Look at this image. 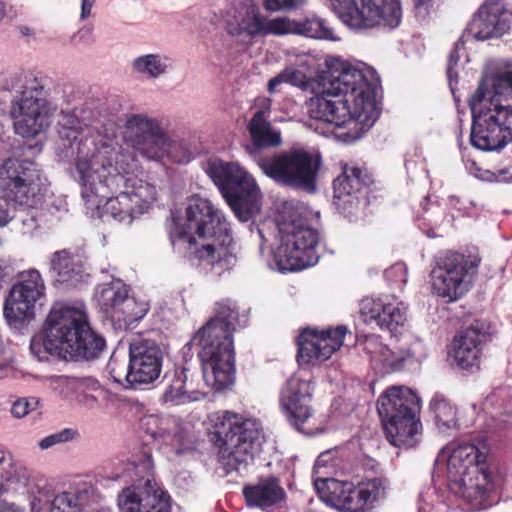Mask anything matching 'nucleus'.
<instances>
[{"label": "nucleus", "mask_w": 512, "mask_h": 512, "mask_svg": "<svg viewBox=\"0 0 512 512\" xmlns=\"http://www.w3.org/2000/svg\"><path fill=\"white\" fill-rule=\"evenodd\" d=\"M76 381L75 378H70L67 376H53L51 377V382L57 384L58 386H68L73 384ZM77 382L81 386H86L92 390H97L100 388V383L98 380L92 377H85L77 380Z\"/></svg>", "instance_id": "obj_48"}, {"label": "nucleus", "mask_w": 512, "mask_h": 512, "mask_svg": "<svg viewBox=\"0 0 512 512\" xmlns=\"http://www.w3.org/2000/svg\"><path fill=\"white\" fill-rule=\"evenodd\" d=\"M307 0H263V7L269 12H292L301 8Z\"/></svg>", "instance_id": "obj_44"}, {"label": "nucleus", "mask_w": 512, "mask_h": 512, "mask_svg": "<svg viewBox=\"0 0 512 512\" xmlns=\"http://www.w3.org/2000/svg\"><path fill=\"white\" fill-rule=\"evenodd\" d=\"M190 370L186 366L175 367L171 373L166 374L169 384L162 395L163 402L170 405H184L199 401L204 394L188 389Z\"/></svg>", "instance_id": "obj_31"}, {"label": "nucleus", "mask_w": 512, "mask_h": 512, "mask_svg": "<svg viewBox=\"0 0 512 512\" xmlns=\"http://www.w3.org/2000/svg\"><path fill=\"white\" fill-rule=\"evenodd\" d=\"M346 332L343 325L321 331L304 329L297 341L299 364H318L329 359L343 345Z\"/></svg>", "instance_id": "obj_25"}, {"label": "nucleus", "mask_w": 512, "mask_h": 512, "mask_svg": "<svg viewBox=\"0 0 512 512\" xmlns=\"http://www.w3.org/2000/svg\"><path fill=\"white\" fill-rule=\"evenodd\" d=\"M119 512H171V498L150 478L125 487L117 498Z\"/></svg>", "instance_id": "obj_22"}, {"label": "nucleus", "mask_w": 512, "mask_h": 512, "mask_svg": "<svg viewBox=\"0 0 512 512\" xmlns=\"http://www.w3.org/2000/svg\"><path fill=\"white\" fill-rule=\"evenodd\" d=\"M3 89L12 93L9 115L16 134L33 138L49 126L51 105L46 77L34 71H19L6 78Z\"/></svg>", "instance_id": "obj_7"}, {"label": "nucleus", "mask_w": 512, "mask_h": 512, "mask_svg": "<svg viewBox=\"0 0 512 512\" xmlns=\"http://www.w3.org/2000/svg\"><path fill=\"white\" fill-rule=\"evenodd\" d=\"M314 487L327 505L345 512H367V508L385 496L387 482L382 478L370 479L357 487L349 481L318 477Z\"/></svg>", "instance_id": "obj_15"}, {"label": "nucleus", "mask_w": 512, "mask_h": 512, "mask_svg": "<svg viewBox=\"0 0 512 512\" xmlns=\"http://www.w3.org/2000/svg\"><path fill=\"white\" fill-rule=\"evenodd\" d=\"M211 440L226 474L246 470L260 450L263 430L259 421L224 411L216 416Z\"/></svg>", "instance_id": "obj_8"}, {"label": "nucleus", "mask_w": 512, "mask_h": 512, "mask_svg": "<svg viewBox=\"0 0 512 512\" xmlns=\"http://www.w3.org/2000/svg\"><path fill=\"white\" fill-rule=\"evenodd\" d=\"M40 404V401L36 397L30 398H19L13 402L11 406V414L15 418H23L32 411L36 410Z\"/></svg>", "instance_id": "obj_45"}, {"label": "nucleus", "mask_w": 512, "mask_h": 512, "mask_svg": "<svg viewBox=\"0 0 512 512\" xmlns=\"http://www.w3.org/2000/svg\"><path fill=\"white\" fill-rule=\"evenodd\" d=\"M29 481L27 469L14 462L12 456L0 449V492L20 493Z\"/></svg>", "instance_id": "obj_34"}, {"label": "nucleus", "mask_w": 512, "mask_h": 512, "mask_svg": "<svg viewBox=\"0 0 512 512\" xmlns=\"http://www.w3.org/2000/svg\"><path fill=\"white\" fill-rule=\"evenodd\" d=\"M509 165H512V160H511V163Z\"/></svg>", "instance_id": "obj_64"}, {"label": "nucleus", "mask_w": 512, "mask_h": 512, "mask_svg": "<svg viewBox=\"0 0 512 512\" xmlns=\"http://www.w3.org/2000/svg\"><path fill=\"white\" fill-rule=\"evenodd\" d=\"M172 245L186 248L189 256L199 260L206 273L219 278L236 262L230 224L208 200L193 197L186 207L184 227L170 232Z\"/></svg>", "instance_id": "obj_3"}, {"label": "nucleus", "mask_w": 512, "mask_h": 512, "mask_svg": "<svg viewBox=\"0 0 512 512\" xmlns=\"http://www.w3.org/2000/svg\"><path fill=\"white\" fill-rule=\"evenodd\" d=\"M415 14L420 19L427 18L441 4V0H413Z\"/></svg>", "instance_id": "obj_50"}, {"label": "nucleus", "mask_w": 512, "mask_h": 512, "mask_svg": "<svg viewBox=\"0 0 512 512\" xmlns=\"http://www.w3.org/2000/svg\"><path fill=\"white\" fill-rule=\"evenodd\" d=\"M76 435V432L73 429L65 428L61 431L55 432L44 437L39 442V447L42 450L49 449L57 444L65 443L72 440Z\"/></svg>", "instance_id": "obj_46"}, {"label": "nucleus", "mask_w": 512, "mask_h": 512, "mask_svg": "<svg viewBox=\"0 0 512 512\" xmlns=\"http://www.w3.org/2000/svg\"><path fill=\"white\" fill-rule=\"evenodd\" d=\"M31 512H81L76 495L63 492L54 497L45 508H37L35 500L31 502Z\"/></svg>", "instance_id": "obj_40"}, {"label": "nucleus", "mask_w": 512, "mask_h": 512, "mask_svg": "<svg viewBox=\"0 0 512 512\" xmlns=\"http://www.w3.org/2000/svg\"><path fill=\"white\" fill-rule=\"evenodd\" d=\"M5 16H6L5 5L2 1H0V22L3 20V18Z\"/></svg>", "instance_id": "obj_61"}, {"label": "nucleus", "mask_w": 512, "mask_h": 512, "mask_svg": "<svg viewBox=\"0 0 512 512\" xmlns=\"http://www.w3.org/2000/svg\"><path fill=\"white\" fill-rule=\"evenodd\" d=\"M49 270L56 283L70 287L78 286L90 276L86 258L67 249L52 254Z\"/></svg>", "instance_id": "obj_27"}, {"label": "nucleus", "mask_w": 512, "mask_h": 512, "mask_svg": "<svg viewBox=\"0 0 512 512\" xmlns=\"http://www.w3.org/2000/svg\"><path fill=\"white\" fill-rule=\"evenodd\" d=\"M337 459L333 457L332 451L322 452L316 459L313 470L315 474H321L322 469H329L336 466Z\"/></svg>", "instance_id": "obj_52"}, {"label": "nucleus", "mask_w": 512, "mask_h": 512, "mask_svg": "<svg viewBox=\"0 0 512 512\" xmlns=\"http://www.w3.org/2000/svg\"><path fill=\"white\" fill-rule=\"evenodd\" d=\"M4 275V269L0 266V282L2 281Z\"/></svg>", "instance_id": "obj_62"}, {"label": "nucleus", "mask_w": 512, "mask_h": 512, "mask_svg": "<svg viewBox=\"0 0 512 512\" xmlns=\"http://www.w3.org/2000/svg\"><path fill=\"white\" fill-rule=\"evenodd\" d=\"M315 383L312 377L301 372L292 375L280 392V406L289 424L307 436H314L322 430L310 426L314 416L312 399Z\"/></svg>", "instance_id": "obj_19"}, {"label": "nucleus", "mask_w": 512, "mask_h": 512, "mask_svg": "<svg viewBox=\"0 0 512 512\" xmlns=\"http://www.w3.org/2000/svg\"><path fill=\"white\" fill-rule=\"evenodd\" d=\"M95 4V0H81L80 19L85 20L91 16V10Z\"/></svg>", "instance_id": "obj_57"}, {"label": "nucleus", "mask_w": 512, "mask_h": 512, "mask_svg": "<svg viewBox=\"0 0 512 512\" xmlns=\"http://www.w3.org/2000/svg\"><path fill=\"white\" fill-rule=\"evenodd\" d=\"M429 408L440 432L445 433L458 427L457 408L444 395L436 393Z\"/></svg>", "instance_id": "obj_35"}, {"label": "nucleus", "mask_w": 512, "mask_h": 512, "mask_svg": "<svg viewBox=\"0 0 512 512\" xmlns=\"http://www.w3.org/2000/svg\"><path fill=\"white\" fill-rule=\"evenodd\" d=\"M285 71L286 76L288 77V84L299 87L303 90L309 88V79L302 71L293 67L286 68Z\"/></svg>", "instance_id": "obj_51"}, {"label": "nucleus", "mask_w": 512, "mask_h": 512, "mask_svg": "<svg viewBox=\"0 0 512 512\" xmlns=\"http://www.w3.org/2000/svg\"><path fill=\"white\" fill-rule=\"evenodd\" d=\"M171 67V59L163 54H145L136 57L132 69L148 78H159L166 74Z\"/></svg>", "instance_id": "obj_36"}, {"label": "nucleus", "mask_w": 512, "mask_h": 512, "mask_svg": "<svg viewBox=\"0 0 512 512\" xmlns=\"http://www.w3.org/2000/svg\"><path fill=\"white\" fill-rule=\"evenodd\" d=\"M278 231L280 244L272 251L278 271H298L318 262V233L301 218L284 214L278 222Z\"/></svg>", "instance_id": "obj_13"}, {"label": "nucleus", "mask_w": 512, "mask_h": 512, "mask_svg": "<svg viewBox=\"0 0 512 512\" xmlns=\"http://www.w3.org/2000/svg\"><path fill=\"white\" fill-rule=\"evenodd\" d=\"M366 349L372 354L373 359H378L383 362H387L391 354L390 349L387 346H383L377 341H369L366 345Z\"/></svg>", "instance_id": "obj_54"}, {"label": "nucleus", "mask_w": 512, "mask_h": 512, "mask_svg": "<svg viewBox=\"0 0 512 512\" xmlns=\"http://www.w3.org/2000/svg\"><path fill=\"white\" fill-rule=\"evenodd\" d=\"M486 338V332L478 324L461 331L453 340V357L457 365L462 369L478 368Z\"/></svg>", "instance_id": "obj_28"}, {"label": "nucleus", "mask_w": 512, "mask_h": 512, "mask_svg": "<svg viewBox=\"0 0 512 512\" xmlns=\"http://www.w3.org/2000/svg\"><path fill=\"white\" fill-rule=\"evenodd\" d=\"M144 457L145 461L139 465V467L151 468L153 466L151 456L144 454ZM136 467H138V465Z\"/></svg>", "instance_id": "obj_60"}, {"label": "nucleus", "mask_w": 512, "mask_h": 512, "mask_svg": "<svg viewBox=\"0 0 512 512\" xmlns=\"http://www.w3.org/2000/svg\"><path fill=\"white\" fill-rule=\"evenodd\" d=\"M360 317L366 324L396 334L407 320L406 307L395 298L365 297L359 303Z\"/></svg>", "instance_id": "obj_26"}, {"label": "nucleus", "mask_w": 512, "mask_h": 512, "mask_svg": "<svg viewBox=\"0 0 512 512\" xmlns=\"http://www.w3.org/2000/svg\"><path fill=\"white\" fill-rule=\"evenodd\" d=\"M17 218L22 224L24 233H31L38 228L37 216L33 210L23 211Z\"/></svg>", "instance_id": "obj_53"}, {"label": "nucleus", "mask_w": 512, "mask_h": 512, "mask_svg": "<svg viewBox=\"0 0 512 512\" xmlns=\"http://www.w3.org/2000/svg\"><path fill=\"white\" fill-rule=\"evenodd\" d=\"M148 311L149 306L147 303L137 302L134 297L129 296L114 322H117L120 328L131 326L143 319Z\"/></svg>", "instance_id": "obj_38"}, {"label": "nucleus", "mask_w": 512, "mask_h": 512, "mask_svg": "<svg viewBox=\"0 0 512 512\" xmlns=\"http://www.w3.org/2000/svg\"><path fill=\"white\" fill-rule=\"evenodd\" d=\"M238 314L233 301H219L215 304L214 316L194 334V341L198 342L203 380L216 391L233 383V331Z\"/></svg>", "instance_id": "obj_6"}, {"label": "nucleus", "mask_w": 512, "mask_h": 512, "mask_svg": "<svg viewBox=\"0 0 512 512\" xmlns=\"http://www.w3.org/2000/svg\"><path fill=\"white\" fill-rule=\"evenodd\" d=\"M0 186L10 201L32 208L42 202L48 180L34 161L8 158L1 166Z\"/></svg>", "instance_id": "obj_14"}, {"label": "nucleus", "mask_w": 512, "mask_h": 512, "mask_svg": "<svg viewBox=\"0 0 512 512\" xmlns=\"http://www.w3.org/2000/svg\"><path fill=\"white\" fill-rule=\"evenodd\" d=\"M196 347L198 349V342L194 341V336L191 338L189 342H187L181 349V354L185 362L192 359L193 357V348Z\"/></svg>", "instance_id": "obj_56"}, {"label": "nucleus", "mask_w": 512, "mask_h": 512, "mask_svg": "<svg viewBox=\"0 0 512 512\" xmlns=\"http://www.w3.org/2000/svg\"><path fill=\"white\" fill-rule=\"evenodd\" d=\"M128 297L129 288L119 279L101 285L96 293V300L101 311L111 321H115Z\"/></svg>", "instance_id": "obj_33"}, {"label": "nucleus", "mask_w": 512, "mask_h": 512, "mask_svg": "<svg viewBox=\"0 0 512 512\" xmlns=\"http://www.w3.org/2000/svg\"><path fill=\"white\" fill-rule=\"evenodd\" d=\"M485 411L497 416L511 413L508 401V391L505 388H497L490 393L483 402Z\"/></svg>", "instance_id": "obj_41"}, {"label": "nucleus", "mask_w": 512, "mask_h": 512, "mask_svg": "<svg viewBox=\"0 0 512 512\" xmlns=\"http://www.w3.org/2000/svg\"><path fill=\"white\" fill-rule=\"evenodd\" d=\"M204 169L240 221L247 222L260 211L261 192L256 181L238 164L213 158Z\"/></svg>", "instance_id": "obj_12"}, {"label": "nucleus", "mask_w": 512, "mask_h": 512, "mask_svg": "<svg viewBox=\"0 0 512 512\" xmlns=\"http://www.w3.org/2000/svg\"><path fill=\"white\" fill-rule=\"evenodd\" d=\"M239 27L251 37L264 36V16L247 14L242 18Z\"/></svg>", "instance_id": "obj_43"}, {"label": "nucleus", "mask_w": 512, "mask_h": 512, "mask_svg": "<svg viewBox=\"0 0 512 512\" xmlns=\"http://www.w3.org/2000/svg\"><path fill=\"white\" fill-rule=\"evenodd\" d=\"M479 264V258L457 252L437 257L431 271L434 293L448 302L457 301L468 292Z\"/></svg>", "instance_id": "obj_17"}, {"label": "nucleus", "mask_w": 512, "mask_h": 512, "mask_svg": "<svg viewBox=\"0 0 512 512\" xmlns=\"http://www.w3.org/2000/svg\"><path fill=\"white\" fill-rule=\"evenodd\" d=\"M116 124L109 120L107 125H104V134L107 138L114 137L116 134Z\"/></svg>", "instance_id": "obj_58"}, {"label": "nucleus", "mask_w": 512, "mask_h": 512, "mask_svg": "<svg viewBox=\"0 0 512 512\" xmlns=\"http://www.w3.org/2000/svg\"><path fill=\"white\" fill-rule=\"evenodd\" d=\"M45 283L37 269H28L18 273L5 298L4 317L9 325L19 328L35 316L38 302L45 297Z\"/></svg>", "instance_id": "obj_21"}, {"label": "nucleus", "mask_w": 512, "mask_h": 512, "mask_svg": "<svg viewBox=\"0 0 512 512\" xmlns=\"http://www.w3.org/2000/svg\"><path fill=\"white\" fill-rule=\"evenodd\" d=\"M470 143L482 151H499L512 142V68L485 74L469 101Z\"/></svg>", "instance_id": "obj_4"}, {"label": "nucleus", "mask_w": 512, "mask_h": 512, "mask_svg": "<svg viewBox=\"0 0 512 512\" xmlns=\"http://www.w3.org/2000/svg\"><path fill=\"white\" fill-rule=\"evenodd\" d=\"M466 169L469 174L482 181L504 183L512 182V165H507L503 168H496L491 171L480 168L475 161L468 160L466 162Z\"/></svg>", "instance_id": "obj_39"}, {"label": "nucleus", "mask_w": 512, "mask_h": 512, "mask_svg": "<svg viewBox=\"0 0 512 512\" xmlns=\"http://www.w3.org/2000/svg\"><path fill=\"white\" fill-rule=\"evenodd\" d=\"M326 3L350 28L383 26L395 29L402 20L399 0H326Z\"/></svg>", "instance_id": "obj_16"}, {"label": "nucleus", "mask_w": 512, "mask_h": 512, "mask_svg": "<svg viewBox=\"0 0 512 512\" xmlns=\"http://www.w3.org/2000/svg\"><path fill=\"white\" fill-rule=\"evenodd\" d=\"M141 428L159 445H165L168 453L183 455L192 453L189 447L180 444L181 434L178 432L174 422L168 418L158 415H148L142 418Z\"/></svg>", "instance_id": "obj_29"}, {"label": "nucleus", "mask_w": 512, "mask_h": 512, "mask_svg": "<svg viewBox=\"0 0 512 512\" xmlns=\"http://www.w3.org/2000/svg\"><path fill=\"white\" fill-rule=\"evenodd\" d=\"M384 277L388 282L402 286L407 282V267L403 262H397L384 271Z\"/></svg>", "instance_id": "obj_47"}, {"label": "nucleus", "mask_w": 512, "mask_h": 512, "mask_svg": "<svg viewBox=\"0 0 512 512\" xmlns=\"http://www.w3.org/2000/svg\"><path fill=\"white\" fill-rule=\"evenodd\" d=\"M122 121L123 142L142 157L158 161L169 152L171 140L156 118L144 113H127Z\"/></svg>", "instance_id": "obj_18"}, {"label": "nucleus", "mask_w": 512, "mask_h": 512, "mask_svg": "<svg viewBox=\"0 0 512 512\" xmlns=\"http://www.w3.org/2000/svg\"><path fill=\"white\" fill-rule=\"evenodd\" d=\"M489 449L485 443H460L447 458V479L451 492L471 505H481L492 489L487 468Z\"/></svg>", "instance_id": "obj_9"}, {"label": "nucleus", "mask_w": 512, "mask_h": 512, "mask_svg": "<svg viewBox=\"0 0 512 512\" xmlns=\"http://www.w3.org/2000/svg\"><path fill=\"white\" fill-rule=\"evenodd\" d=\"M420 400L409 388L393 386L380 395L377 412L387 440L396 447L411 448L420 440Z\"/></svg>", "instance_id": "obj_10"}, {"label": "nucleus", "mask_w": 512, "mask_h": 512, "mask_svg": "<svg viewBox=\"0 0 512 512\" xmlns=\"http://www.w3.org/2000/svg\"><path fill=\"white\" fill-rule=\"evenodd\" d=\"M295 21L286 17L268 18L264 16V36H283L294 33Z\"/></svg>", "instance_id": "obj_42"}, {"label": "nucleus", "mask_w": 512, "mask_h": 512, "mask_svg": "<svg viewBox=\"0 0 512 512\" xmlns=\"http://www.w3.org/2000/svg\"><path fill=\"white\" fill-rule=\"evenodd\" d=\"M511 18L509 1L487 0L468 23L463 38L471 36L480 41L499 38L509 31Z\"/></svg>", "instance_id": "obj_23"}, {"label": "nucleus", "mask_w": 512, "mask_h": 512, "mask_svg": "<svg viewBox=\"0 0 512 512\" xmlns=\"http://www.w3.org/2000/svg\"><path fill=\"white\" fill-rule=\"evenodd\" d=\"M284 83L288 84V77L285 69L270 79L268 82V91L273 94L280 91V86Z\"/></svg>", "instance_id": "obj_55"}, {"label": "nucleus", "mask_w": 512, "mask_h": 512, "mask_svg": "<svg viewBox=\"0 0 512 512\" xmlns=\"http://www.w3.org/2000/svg\"><path fill=\"white\" fill-rule=\"evenodd\" d=\"M367 73L371 79L364 70L332 58L320 75L322 91L306 102L311 118L334 128L347 127V132L338 135L347 143L359 139L380 115L375 99L379 79L371 71Z\"/></svg>", "instance_id": "obj_2"}, {"label": "nucleus", "mask_w": 512, "mask_h": 512, "mask_svg": "<svg viewBox=\"0 0 512 512\" xmlns=\"http://www.w3.org/2000/svg\"><path fill=\"white\" fill-rule=\"evenodd\" d=\"M372 182V177L366 170L346 165L333 183V202L337 210L351 219L365 201Z\"/></svg>", "instance_id": "obj_24"}, {"label": "nucleus", "mask_w": 512, "mask_h": 512, "mask_svg": "<svg viewBox=\"0 0 512 512\" xmlns=\"http://www.w3.org/2000/svg\"><path fill=\"white\" fill-rule=\"evenodd\" d=\"M463 39L464 38L462 37L458 42L454 44V48L451 50L448 57L447 77L450 85H452V81L457 78V71L455 67L460 60L459 50L461 47H463Z\"/></svg>", "instance_id": "obj_49"}, {"label": "nucleus", "mask_w": 512, "mask_h": 512, "mask_svg": "<svg viewBox=\"0 0 512 512\" xmlns=\"http://www.w3.org/2000/svg\"><path fill=\"white\" fill-rule=\"evenodd\" d=\"M163 351L159 343L151 338L137 336L132 339L129 346V364L122 371L117 372L110 367V374L114 381L121 383L124 379L128 386L136 388L141 384L154 382L161 374Z\"/></svg>", "instance_id": "obj_20"}, {"label": "nucleus", "mask_w": 512, "mask_h": 512, "mask_svg": "<svg viewBox=\"0 0 512 512\" xmlns=\"http://www.w3.org/2000/svg\"><path fill=\"white\" fill-rule=\"evenodd\" d=\"M106 348L105 338L94 331L84 309L56 303L50 309L43 335L34 337L30 350L40 361L55 356L64 360L93 361Z\"/></svg>", "instance_id": "obj_5"}, {"label": "nucleus", "mask_w": 512, "mask_h": 512, "mask_svg": "<svg viewBox=\"0 0 512 512\" xmlns=\"http://www.w3.org/2000/svg\"><path fill=\"white\" fill-rule=\"evenodd\" d=\"M4 366L0 365V378L3 376Z\"/></svg>", "instance_id": "obj_63"}, {"label": "nucleus", "mask_w": 512, "mask_h": 512, "mask_svg": "<svg viewBox=\"0 0 512 512\" xmlns=\"http://www.w3.org/2000/svg\"><path fill=\"white\" fill-rule=\"evenodd\" d=\"M242 493L248 507L263 511L280 505L286 498L280 480L274 476L260 479L255 484L245 485Z\"/></svg>", "instance_id": "obj_30"}, {"label": "nucleus", "mask_w": 512, "mask_h": 512, "mask_svg": "<svg viewBox=\"0 0 512 512\" xmlns=\"http://www.w3.org/2000/svg\"><path fill=\"white\" fill-rule=\"evenodd\" d=\"M58 134L66 157L75 158L81 197L87 209L100 210L102 216L131 224L156 200V188L130 174L133 158L110 141L95 140L85 133L73 114H62Z\"/></svg>", "instance_id": "obj_1"}, {"label": "nucleus", "mask_w": 512, "mask_h": 512, "mask_svg": "<svg viewBox=\"0 0 512 512\" xmlns=\"http://www.w3.org/2000/svg\"><path fill=\"white\" fill-rule=\"evenodd\" d=\"M257 164L277 185L313 194L317 191L323 159L318 152L303 147H292L262 157Z\"/></svg>", "instance_id": "obj_11"}, {"label": "nucleus", "mask_w": 512, "mask_h": 512, "mask_svg": "<svg viewBox=\"0 0 512 512\" xmlns=\"http://www.w3.org/2000/svg\"><path fill=\"white\" fill-rule=\"evenodd\" d=\"M247 129L256 149L274 148L282 144L280 130L272 126L269 115L263 109L254 113Z\"/></svg>", "instance_id": "obj_32"}, {"label": "nucleus", "mask_w": 512, "mask_h": 512, "mask_svg": "<svg viewBox=\"0 0 512 512\" xmlns=\"http://www.w3.org/2000/svg\"><path fill=\"white\" fill-rule=\"evenodd\" d=\"M294 33L314 39L338 40L333 29L324 19L319 17H308L302 21H295Z\"/></svg>", "instance_id": "obj_37"}, {"label": "nucleus", "mask_w": 512, "mask_h": 512, "mask_svg": "<svg viewBox=\"0 0 512 512\" xmlns=\"http://www.w3.org/2000/svg\"><path fill=\"white\" fill-rule=\"evenodd\" d=\"M418 512H433V507L429 503L423 501V495H420Z\"/></svg>", "instance_id": "obj_59"}]
</instances>
